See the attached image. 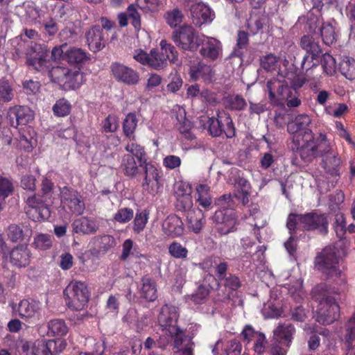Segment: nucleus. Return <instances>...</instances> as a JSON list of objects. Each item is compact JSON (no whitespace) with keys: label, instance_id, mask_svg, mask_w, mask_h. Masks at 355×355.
Instances as JSON below:
<instances>
[{"label":"nucleus","instance_id":"nucleus-30","mask_svg":"<svg viewBox=\"0 0 355 355\" xmlns=\"http://www.w3.org/2000/svg\"><path fill=\"white\" fill-rule=\"evenodd\" d=\"M187 223L189 230L199 233L205 224L204 213L199 209L189 210L187 214Z\"/></svg>","mask_w":355,"mask_h":355},{"label":"nucleus","instance_id":"nucleus-59","mask_svg":"<svg viewBox=\"0 0 355 355\" xmlns=\"http://www.w3.org/2000/svg\"><path fill=\"white\" fill-rule=\"evenodd\" d=\"M168 252L175 259H184L187 257L188 250L181 243L173 241L168 246Z\"/></svg>","mask_w":355,"mask_h":355},{"label":"nucleus","instance_id":"nucleus-57","mask_svg":"<svg viewBox=\"0 0 355 355\" xmlns=\"http://www.w3.org/2000/svg\"><path fill=\"white\" fill-rule=\"evenodd\" d=\"M261 67L267 71H275L279 66V60L272 54H268L261 60Z\"/></svg>","mask_w":355,"mask_h":355},{"label":"nucleus","instance_id":"nucleus-42","mask_svg":"<svg viewBox=\"0 0 355 355\" xmlns=\"http://www.w3.org/2000/svg\"><path fill=\"white\" fill-rule=\"evenodd\" d=\"M341 73L347 79H355V60L349 56H343L339 64Z\"/></svg>","mask_w":355,"mask_h":355},{"label":"nucleus","instance_id":"nucleus-49","mask_svg":"<svg viewBox=\"0 0 355 355\" xmlns=\"http://www.w3.org/2000/svg\"><path fill=\"white\" fill-rule=\"evenodd\" d=\"M137 119L134 113L127 114L123 121V132L127 137L135 139L134 132L137 126Z\"/></svg>","mask_w":355,"mask_h":355},{"label":"nucleus","instance_id":"nucleus-8","mask_svg":"<svg viewBox=\"0 0 355 355\" xmlns=\"http://www.w3.org/2000/svg\"><path fill=\"white\" fill-rule=\"evenodd\" d=\"M318 58H313V55H304L301 63L303 74L299 75L294 72H287L284 78L286 83H291L293 87H300L305 83H311L319 78V73L316 72L318 69Z\"/></svg>","mask_w":355,"mask_h":355},{"label":"nucleus","instance_id":"nucleus-47","mask_svg":"<svg viewBox=\"0 0 355 355\" xmlns=\"http://www.w3.org/2000/svg\"><path fill=\"white\" fill-rule=\"evenodd\" d=\"M88 58L87 53L81 49L69 47L66 51V60L71 63H80Z\"/></svg>","mask_w":355,"mask_h":355},{"label":"nucleus","instance_id":"nucleus-64","mask_svg":"<svg viewBox=\"0 0 355 355\" xmlns=\"http://www.w3.org/2000/svg\"><path fill=\"white\" fill-rule=\"evenodd\" d=\"M226 105L230 109L241 110L245 107L246 102L245 99L240 96H231L227 98Z\"/></svg>","mask_w":355,"mask_h":355},{"label":"nucleus","instance_id":"nucleus-31","mask_svg":"<svg viewBox=\"0 0 355 355\" xmlns=\"http://www.w3.org/2000/svg\"><path fill=\"white\" fill-rule=\"evenodd\" d=\"M174 341V347L178 349L177 355H193V343L191 338L185 336L184 332L171 338Z\"/></svg>","mask_w":355,"mask_h":355},{"label":"nucleus","instance_id":"nucleus-22","mask_svg":"<svg viewBox=\"0 0 355 355\" xmlns=\"http://www.w3.org/2000/svg\"><path fill=\"white\" fill-rule=\"evenodd\" d=\"M8 117L12 126L26 125L33 119V112L27 107H14L9 110Z\"/></svg>","mask_w":355,"mask_h":355},{"label":"nucleus","instance_id":"nucleus-11","mask_svg":"<svg viewBox=\"0 0 355 355\" xmlns=\"http://www.w3.org/2000/svg\"><path fill=\"white\" fill-rule=\"evenodd\" d=\"M173 40L184 51H196L200 45L202 35L189 25H184L173 33Z\"/></svg>","mask_w":355,"mask_h":355},{"label":"nucleus","instance_id":"nucleus-1","mask_svg":"<svg viewBox=\"0 0 355 355\" xmlns=\"http://www.w3.org/2000/svg\"><path fill=\"white\" fill-rule=\"evenodd\" d=\"M312 294L315 300L318 301L315 320L322 324H329L337 320L340 308L334 297L336 294L335 288L321 284L313 288Z\"/></svg>","mask_w":355,"mask_h":355},{"label":"nucleus","instance_id":"nucleus-39","mask_svg":"<svg viewBox=\"0 0 355 355\" xmlns=\"http://www.w3.org/2000/svg\"><path fill=\"white\" fill-rule=\"evenodd\" d=\"M69 328L64 320L52 319L48 322V334L51 336H64L67 334Z\"/></svg>","mask_w":355,"mask_h":355},{"label":"nucleus","instance_id":"nucleus-4","mask_svg":"<svg viewBox=\"0 0 355 355\" xmlns=\"http://www.w3.org/2000/svg\"><path fill=\"white\" fill-rule=\"evenodd\" d=\"M284 75L278 73L277 78L270 80L267 83L269 92V99L274 105H283L287 102L288 107H297L300 105V100L295 96L297 87H293L291 83H286L284 80Z\"/></svg>","mask_w":355,"mask_h":355},{"label":"nucleus","instance_id":"nucleus-7","mask_svg":"<svg viewBox=\"0 0 355 355\" xmlns=\"http://www.w3.org/2000/svg\"><path fill=\"white\" fill-rule=\"evenodd\" d=\"M66 347L67 342L62 338L39 339L23 343L21 349L24 355H57Z\"/></svg>","mask_w":355,"mask_h":355},{"label":"nucleus","instance_id":"nucleus-33","mask_svg":"<svg viewBox=\"0 0 355 355\" xmlns=\"http://www.w3.org/2000/svg\"><path fill=\"white\" fill-rule=\"evenodd\" d=\"M236 189L235 196L240 200L243 205L249 202V196L251 193V186L245 178L238 176L234 180Z\"/></svg>","mask_w":355,"mask_h":355},{"label":"nucleus","instance_id":"nucleus-34","mask_svg":"<svg viewBox=\"0 0 355 355\" xmlns=\"http://www.w3.org/2000/svg\"><path fill=\"white\" fill-rule=\"evenodd\" d=\"M87 42L89 49L96 52L104 46L103 31L100 27H94L89 30L86 35Z\"/></svg>","mask_w":355,"mask_h":355},{"label":"nucleus","instance_id":"nucleus-43","mask_svg":"<svg viewBox=\"0 0 355 355\" xmlns=\"http://www.w3.org/2000/svg\"><path fill=\"white\" fill-rule=\"evenodd\" d=\"M196 190L199 205L204 208L209 207L212 202L209 187L207 184H200L196 187Z\"/></svg>","mask_w":355,"mask_h":355},{"label":"nucleus","instance_id":"nucleus-17","mask_svg":"<svg viewBox=\"0 0 355 355\" xmlns=\"http://www.w3.org/2000/svg\"><path fill=\"white\" fill-rule=\"evenodd\" d=\"M142 168L144 171L142 187L148 193L154 195L160 189L158 170L150 164H146Z\"/></svg>","mask_w":355,"mask_h":355},{"label":"nucleus","instance_id":"nucleus-40","mask_svg":"<svg viewBox=\"0 0 355 355\" xmlns=\"http://www.w3.org/2000/svg\"><path fill=\"white\" fill-rule=\"evenodd\" d=\"M121 168L125 175L135 177L139 171V168L135 158L130 154L124 155L121 162Z\"/></svg>","mask_w":355,"mask_h":355},{"label":"nucleus","instance_id":"nucleus-16","mask_svg":"<svg viewBox=\"0 0 355 355\" xmlns=\"http://www.w3.org/2000/svg\"><path fill=\"white\" fill-rule=\"evenodd\" d=\"M299 227L306 230H318L321 233H327L328 221L324 214L309 213L299 217Z\"/></svg>","mask_w":355,"mask_h":355},{"label":"nucleus","instance_id":"nucleus-15","mask_svg":"<svg viewBox=\"0 0 355 355\" xmlns=\"http://www.w3.org/2000/svg\"><path fill=\"white\" fill-rule=\"evenodd\" d=\"M61 204L63 209L69 214L80 215L85 209L81 196L76 191L67 187L61 191Z\"/></svg>","mask_w":355,"mask_h":355},{"label":"nucleus","instance_id":"nucleus-32","mask_svg":"<svg viewBox=\"0 0 355 355\" xmlns=\"http://www.w3.org/2000/svg\"><path fill=\"white\" fill-rule=\"evenodd\" d=\"M72 227L75 233L89 234L96 232L98 226L95 220L87 217H81L73 222Z\"/></svg>","mask_w":355,"mask_h":355},{"label":"nucleus","instance_id":"nucleus-19","mask_svg":"<svg viewBox=\"0 0 355 355\" xmlns=\"http://www.w3.org/2000/svg\"><path fill=\"white\" fill-rule=\"evenodd\" d=\"M322 157V165L325 171L331 175H338L340 166V159L338 153L329 142L328 148H324L320 155Z\"/></svg>","mask_w":355,"mask_h":355},{"label":"nucleus","instance_id":"nucleus-6","mask_svg":"<svg viewBox=\"0 0 355 355\" xmlns=\"http://www.w3.org/2000/svg\"><path fill=\"white\" fill-rule=\"evenodd\" d=\"M53 184L48 178H45L42 183V191L44 199L40 196L33 195L27 198L26 207V214L30 218L35 221L47 220L51 216V211L47 205L46 199L50 196Z\"/></svg>","mask_w":355,"mask_h":355},{"label":"nucleus","instance_id":"nucleus-3","mask_svg":"<svg viewBox=\"0 0 355 355\" xmlns=\"http://www.w3.org/2000/svg\"><path fill=\"white\" fill-rule=\"evenodd\" d=\"M329 141L324 135L320 134L315 139L312 132H306L305 137L301 138V135L293 137V150H297L301 158L305 162L312 161L316 156L320 155L324 148H328Z\"/></svg>","mask_w":355,"mask_h":355},{"label":"nucleus","instance_id":"nucleus-54","mask_svg":"<svg viewBox=\"0 0 355 355\" xmlns=\"http://www.w3.org/2000/svg\"><path fill=\"white\" fill-rule=\"evenodd\" d=\"M38 24L44 27L45 32L49 35H54L58 31V26L55 20L51 16L47 15L46 13L42 17L41 21Z\"/></svg>","mask_w":355,"mask_h":355},{"label":"nucleus","instance_id":"nucleus-58","mask_svg":"<svg viewBox=\"0 0 355 355\" xmlns=\"http://www.w3.org/2000/svg\"><path fill=\"white\" fill-rule=\"evenodd\" d=\"M14 96L12 88L5 80H0V103L9 102Z\"/></svg>","mask_w":355,"mask_h":355},{"label":"nucleus","instance_id":"nucleus-44","mask_svg":"<svg viewBox=\"0 0 355 355\" xmlns=\"http://www.w3.org/2000/svg\"><path fill=\"white\" fill-rule=\"evenodd\" d=\"M14 190L12 181L4 176L0 175V206L4 207L6 199L10 196Z\"/></svg>","mask_w":355,"mask_h":355},{"label":"nucleus","instance_id":"nucleus-45","mask_svg":"<svg viewBox=\"0 0 355 355\" xmlns=\"http://www.w3.org/2000/svg\"><path fill=\"white\" fill-rule=\"evenodd\" d=\"M148 61V66L157 70L163 69L167 64V60L164 57V54L155 49L150 51V60Z\"/></svg>","mask_w":355,"mask_h":355},{"label":"nucleus","instance_id":"nucleus-41","mask_svg":"<svg viewBox=\"0 0 355 355\" xmlns=\"http://www.w3.org/2000/svg\"><path fill=\"white\" fill-rule=\"evenodd\" d=\"M266 22L265 16L259 12H254L247 21V28L249 32L254 35L263 26Z\"/></svg>","mask_w":355,"mask_h":355},{"label":"nucleus","instance_id":"nucleus-56","mask_svg":"<svg viewBox=\"0 0 355 355\" xmlns=\"http://www.w3.org/2000/svg\"><path fill=\"white\" fill-rule=\"evenodd\" d=\"M321 64L323 67L324 71L329 76H332L336 71V60L333 56L329 53L323 55L321 60Z\"/></svg>","mask_w":355,"mask_h":355},{"label":"nucleus","instance_id":"nucleus-24","mask_svg":"<svg viewBox=\"0 0 355 355\" xmlns=\"http://www.w3.org/2000/svg\"><path fill=\"white\" fill-rule=\"evenodd\" d=\"M41 311V304L33 300H23L18 306L19 316L31 320L39 319Z\"/></svg>","mask_w":355,"mask_h":355},{"label":"nucleus","instance_id":"nucleus-52","mask_svg":"<svg viewBox=\"0 0 355 355\" xmlns=\"http://www.w3.org/2000/svg\"><path fill=\"white\" fill-rule=\"evenodd\" d=\"M209 292V289L206 286L204 285L200 286L193 294L186 297V300L189 304H202L208 295Z\"/></svg>","mask_w":355,"mask_h":355},{"label":"nucleus","instance_id":"nucleus-12","mask_svg":"<svg viewBox=\"0 0 355 355\" xmlns=\"http://www.w3.org/2000/svg\"><path fill=\"white\" fill-rule=\"evenodd\" d=\"M295 329L291 324H279L273 331L275 343L273 345L272 355H286L293 340Z\"/></svg>","mask_w":355,"mask_h":355},{"label":"nucleus","instance_id":"nucleus-35","mask_svg":"<svg viewBox=\"0 0 355 355\" xmlns=\"http://www.w3.org/2000/svg\"><path fill=\"white\" fill-rule=\"evenodd\" d=\"M64 86L70 89L79 87L84 82V76L78 67L67 69Z\"/></svg>","mask_w":355,"mask_h":355},{"label":"nucleus","instance_id":"nucleus-63","mask_svg":"<svg viewBox=\"0 0 355 355\" xmlns=\"http://www.w3.org/2000/svg\"><path fill=\"white\" fill-rule=\"evenodd\" d=\"M134 216V211L130 208L119 209L114 215V220L119 223L129 222Z\"/></svg>","mask_w":355,"mask_h":355},{"label":"nucleus","instance_id":"nucleus-61","mask_svg":"<svg viewBox=\"0 0 355 355\" xmlns=\"http://www.w3.org/2000/svg\"><path fill=\"white\" fill-rule=\"evenodd\" d=\"M288 292L297 302L301 301L305 296L301 279H296L294 284L288 286Z\"/></svg>","mask_w":355,"mask_h":355},{"label":"nucleus","instance_id":"nucleus-29","mask_svg":"<svg viewBox=\"0 0 355 355\" xmlns=\"http://www.w3.org/2000/svg\"><path fill=\"white\" fill-rule=\"evenodd\" d=\"M31 252L27 246L21 245L14 248L10 252L11 263L18 267H26L30 263Z\"/></svg>","mask_w":355,"mask_h":355},{"label":"nucleus","instance_id":"nucleus-13","mask_svg":"<svg viewBox=\"0 0 355 355\" xmlns=\"http://www.w3.org/2000/svg\"><path fill=\"white\" fill-rule=\"evenodd\" d=\"M338 258L335 249L331 247L324 248L315 258L316 268L330 276L338 275L340 273L337 264Z\"/></svg>","mask_w":355,"mask_h":355},{"label":"nucleus","instance_id":"nucleus-62","mask_svg":"<svg viewBox=\"0 0 355 355\" xmlns=\"http://www.w3.org/2000/svg\"><path fill=\"white\" fill-rule=\"evenodd\" d=\"M54 114L58 116L68 115L71 111V105L64 99L58 100L53 107Z\"/></svg>","mask_w":355,"mask_h":355},{"label":"nucleus","instance_id":"nucleus-9","mask_svg":"<svg viewBox=\"0 0 355 355\" xmlns=\"http://www.w3.org/2000/svg\"><path fill=\"white\" fill-rule=\"evenodd\" d=\"M64 293L68 307L74 311L83 309L89 299L87 286L82 282H71Z\"/></svg>","mask_w":355,"mask_h":355},{"label":"nucleus","instance_id":"nucleus-46","mask_svg":"<svg viewBox=\"0 0 355 355\" xmlns=\"http://www.w3.org/2000/svg\"><path fill=\"white\" fill-rule=\"evenodd\" d=\"M301 46L306 51L305 55H313V58H318L320 49L312 37L309 35L304 36L301 40Z\"/></svg>","mask_w":355,"mask_h":355},{"label":"nucleus","instance_id":"nucleus-53","mask_svg":"<svg viewBox=\"0 0 355 355\" xmlns=\"http://www.w3.org/2000/svg\"><path fill=\"white\" fill-rule=\"evenodd\" d=\"M130 256L135 258H139L142 254L134 248V243L131 239H126L123 243L120 258L123 261H126Z\"/></svg>","mask_w":355,"mask_h":355},{"label":"nucleus","instance_id":"nucleus-28","mask_svg":"<svg viewBox=\"0 0 355 355\" xmlns=\"http://www.w3.org/2000/svg\"><path fill=\"white\" fill-rule=\"evenodd\" d=\"M174 110L176 112V128L179 130L180 133L184 135L187 139H193V135L190 132L192 124L191 121L186 118L185 110L180 106H176Z\"/></svg>","mask_w":355,"mask_h":355},{"label":"nucleus","instance_id":"nucleus-27","mask_svg":"<svg viewBox=\"0 0 355 355\" xmlns=\"http://www.w3.org/2000/svg\"><path fill=\"white\" fill-rule=\"evenodd\" d=\"M311 121V119L308 115H298L293 121L288 124V131L289 133L293 135V136L301 135V138L304 137L306 132H311V130L307 129Z\"/></svg>","mask_w":355,"mask_h":355},{"label":"nucleus","instance_id":"nucleus-23","mask_svg":"<svg viewBox=\"0 0 355 355\" xmlns=\"http://www.w3.org/2000/svg\"><path fill=\"white\" fill-rule=\"evenodd\" d=\"M189 75L191 80H202L206 83H209L214 80L215 73L210 66L198 63L190 67Z\"/></svg>","mask_w":355,"mask_h":355},{"label":"nucleus","instance_id":"nucleus-50","mask_svg":"<svg viewBox=\"0 0 355 355\" xmlns=\"http://www.w3.org/2000/svg\"><path fill=\"white\" fill-rule=\"evenodd\" d=\"M26 129L28 132V136L22 133L19 139V146L24 150L29 152L36 146L37 141L35 137L31 135V132L34 133L33 130L30 127H27Z\"/></svg>","mask_w":355,"mask_h":355},{"label":"nucleus","instance_id":"nucleus-55","mask_svg":"<svg viewBox=\"0 0 355 355\" xmlns=\"http://www.w3.org/2000/svg\"><path fill=\"white\" fill-rule=\"evenodd\" d=\"M355 340V312L349 318L346 324V334L345 335V341L349 349L352 347V343Z\"/></svg>","mask_w":355,"mask_h":355},{"label":"nucleus","instance_id":"nucleus-25","mask_svg":"<svg viewBox=\"0 0 355 355\" xmlns=\"http://www.w3.org/2000/svg\"><path fill=\"white\" fill-rule=\"evenodd\" d=\"M175 196L177 200L182 205V208L186 210L191 207L193 200L191 197V187L189 183L179 181L174 187Z\"/></svg>","mask_w":355,"mask_h":355},{"label":"nucleus","instance_id":"nucleus-48","mask_svg":"<svg viewBox=\"0 0 355 355\" xmlns=\"http://www.w3.org/2000/svg\"><path fill=\"white\" fill-rule=\"evenodd\" d=\"M160 52L164 54L166 60L171 62L177 63L178 61V54L175 46L168 43L166 40H162L159 42Z\"/></svg>","mask_w":355,"mask_h":355},{"label":"nucleus","instance_id":"nucleus-21","mask_svg":"<svg viewBox=\"0 0 355 355\" xmlns=\"http://www.w3.org/2000/svg\"><path fill=\"white\" fill-rule=\"evenodd\" d=\"M112 71L114 78L128 85H135L139 81V74L132 69L119 63H114Z\"/></svg>","mask_w":355,"mask_h":355},{"label":"nucleus","instance_id":"nucleus-51","mask_svg":"<svg viewBox=\"0 0 355 355\" xmlns=\"http://www.w3.org/2000/svg\"><path fill=\"white\" fill-rule=\"evenodd\" d=\"M183 17L182 12L180 9L174 8L167 11L164 17L168 26L175 28L182 23Z\"/></svg>","mask_w":355,"mask_h":355},{"label":"nucleus","instance_id":"nucleus-14","mask_svg":"<svg viewBox=\"0 0 355 355\" xmlns=\"http://www.w3.org/2000/svg\"><path fill=\"white\" fill-rule=\"evenodd\" d=\"M190 7L191 15L193 23L201 26L205 23L211 22L214 19V13L209 6L200 0H183Z\"/></svg>","mask_w":355,"mask_h":355},{"label":"nucleus","instance_id":"nucleus-18","mask_svg":"<svg viewBox=\"0 0 355 355\" xmlns=\"http://www.w3.org/2000/svg\"><path fill=\"white\" fill-rule=\"evenodd\" d=\"M164 235L170 238H178L184 233V226L182 219L176 215L168 216L162 223Z\"/></svg>","mask_w":355,"mask_h":355},{"label":"nucleus","instance_id":"nucleus-38","mask_svg":"<svg viewBox=\"0 0 355 355\" xmlns=\"http://www.w3.org/2000/svg\"><path fill=\"white\" fill-rule=\"evenodd\" d=\"M335 21L324 23L320 28V35L323 42L328 46L334 44L337 40L338 34L335 29Z\"/></svg>","mask_w":355,"mask_h":355},{"label":"nucleus","instance_id":"nucleus-20","mask_svg":"<svg viewBox=\"0 0 355 355\" xmlns=\"http://www.w3.org/2000/svg\"><path fill=\"white\" fill-rule=\"evenodd\" d=\"M200 54L207 59L215 60L222 53L221 43L214 37L202 35Z\"/></svg>","mask_w":355,"mask_h":355},{"label":"nucleus","instance_id":"nucleus-26","mask_svg":"<svg viewBox=\"0 0 355 355\" xmlns=\"http://www.w3.org/2000/svg\"><path fill=\"white\" fill-rule=\"evenodd\" d=\"M19 10L24 19L27 23L34 24H38L45 14V12L39 9L32 1L24 2Z\"/></svg>","mask_w":355,"mask_h":355},{"label":"nucleus","instance_id":"nucleus-60","mask_svg":"<svg viewBox=\"0 0 355 355\" xmlns=\"http://www.w3.org/2000/svg\"><path fill=\"white\" fill-rule=\"evenodd\" d=\"M33 244L37 249L46 250L52 245L51 236L49 234H40L35 237Z\"/></svg>","mask_w":355,"mask_h":355},{"label":"nucleus","instance_id":"nucleus-36","mask_svg":"<svg viewBox=\"0 0 355 355\" xmlns=\"http://www.w3.org/2000/svg\"><path fill=\"white\" fill-rule=\"evenodd\" d=\"M125 149L130 155L138 160L141 167L148 164L146 158V153L144 147L135 142L134 139H132L130 142L127 144Z\"/></svg>","mask_w":355,"mask_h":355},{"label":"nucleus","instance_id":"nucleus-10","mask_svg":"<svg viewBox=\"0 0 355 355\" xmlns=\"http://www.w3.org/2000/svg\"><path fill=\"white\" fill-rule=\"evenodd\" d=\"M178 318L179 309L175 306L166 304L161 308L157 321L164 334L170 338L183 333L177 325Z\"/></svg>","mask_w":355,"mask_h":355},{"label":"nucleus","instance_id":"nucleus-5","mask_svg":"<svg viewBox=\"0 0 355 355\" xmlns=\"http://www.w3.org/2000/svg\"><path fill=\"white\" fill-rule=\"evenodd\" d=\"M217 204L220 209L215 212L213 220L217 231L225 235L233 232L237 224L235 211L232 209L234 202L230 195H224L218 200Z\"/></svg>","mask_w":355,"mask_h":355},{"label":"nucleus","instance_id":"nucleus-37","mask_svg":"<svg viewBox=\"0 0 355 355\" xmlns=\"http://www.w3.org/2000/svg\"><path fill=\"white\" fill-rule=\"evenodd\" d=\"M141 282V296L149 302L155 301L157 297L155 282L148 277L143 278Z\"/></svg>","mask_w":355,"mask_h":355},{"label":"nucleus","instance_id":"nucleus-2","mask_svg":"<svg viewBox=\"0 0 355 355\" xmlns=\"http://www.w3.org/2000/svg\"><path fill=\"white\" fill-rule=\"evenodd\" d=\"M31 51L28 53L27 64L37 71L48 72L49 76L53 82L64 85L68 69L53 67L51 69H49L50 62L46 60L48 51L44 46L35 44Z\"/></svg>","mask_w":355,"mask_h":355}]
</instances>
